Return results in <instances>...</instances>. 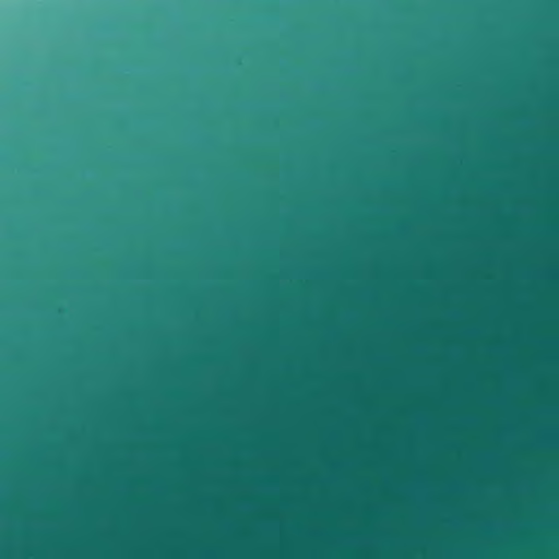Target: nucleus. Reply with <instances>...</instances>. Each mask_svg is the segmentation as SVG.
<instances>
[{"label":"nucleus","instance_id":"1","mask_svg":"<svg viewBox=\"0 0 559 559\" xmlns=\"http://www.w3.org/2000/svg\"><path fill=\"white\" fill-rule=\"evenodd\" d=\"M235 559H245V281H235Z\"/></svg>","mask_w":559,"mask_h":559}]
</instances>
